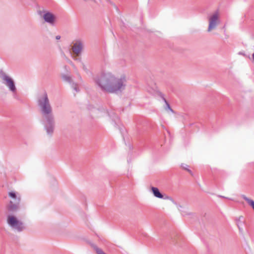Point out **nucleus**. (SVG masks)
I'll list each match as a JSON object with an SVG mask.
<instances>
[{
    "label": "nucleus",
    "instance_id": "2eb2a0df",
    "mask_svg": "<svg viewBox=\"0 0 254 254\" xmlns=\"http://www.w3.org/2000/svg\"><path fill=\"white\" fill-rule=\"evenodd\" d=\"M16 203L14 202V199H11L8 205H13L15 204Z\"/></svg>",
    "mask_w": 254,
    "mask_h": 254
},
{
    "label": "nucleus",
    "instance_id": "423d86ee",
    "mask_svg": "<svg viewBox=\"0 0 254 254\" xmlns=\"http://www.w3.org/2000/svg\"><path fill=\"white\" fill-rule=\"evenodd\" d=\"M209 25L207 29L208 32H210L215 29L217 26L220 23L219 15L218 11L215 12L211 15L208 19Z\"/></svg>",
    "mask_w": 254,
    "mask_h": 254
},
{
    "label": "nucleus",
    "instance_id": "7ed1b4c3",
    "mask_svg": "<svg viewBox=\"0 0 254 254\" xmlns=\"http://www.w3.org/2000/svg\"><path fill=\"white\" fill-rule=\"evenodd\" d=\"M7 216V223L10 228L18 232H20L25 229L24 223L19 220L12 213H8Z\"/></svg>",
    "mask_w": 254,
    "mask_h": 254
},
{
    "label": "nucleus",
    "instance_id": "4be33fe9",
    "mask_svg": "<svg viewBox=\"0 0 254 254\" xmlns=\"http://www.w3.org/2000/svg\"><path fill=\"white\" fill-rule=\"evenodd\" d=\"M69 63L72 65L74 66L73 64H72V62L69 61Z\"/></svg>",
    "mask_w": 254,
    "mask_h": 254
},
{
    "label": "nucleus",
    "instance_id": "b1692460",
    "mask_svg": "<svg viewBox=\"0 0 254 254\" xmlns=\"http://www.w3.org/2000/svg\"><path fill=\"white\" fill-rule=\"evenodd\" d=\"M219 197H223V198H225L224 196H221V195H220V196H219Z\"/></svg>",
    "mask_w": 254,
    "mask_h": 254
},
{
    "label": "nucleus",
    "instance_id": "0eeeda50",
    "mask_svg": "<svg viewBox=\"0 0 254 254\" xmlns=\"http://www.w3.org/2000/svg\"><path fill=\"white\" fill-rule=\"evenodd\" d=\"M45 21L50 24L51 25L54 26L56 20V16L50 12H47L44 14L43 16Z\"/></svg>",
    "mask_w": 254,
    "mask_h": 254
},
{
    "label": "nucleus",
    "instance_id": "6ab92c4d",
    "mask_svg": "<svg viewBox=\"0 0 254 254\" xmlns=\"http://www.w3.org/2000/svg\"><path fill=\"white\" fill-rule=\"evenodd\" d=\"M107 2L112 4V1L110 0H105Z\"/></svg>",
    "mask_w": 254,
    "mask_h": 254
},
{
    "label": "nucleus",
    "instance_id": "9d476101",
    "mask_svg": "<svg viewBox=\"0 0 254 254\" xmlns=\"http://www.w3.org/2000/svg\"><path fill=\"white\" fill-rule=\"evenodd\" d=\"M62 78L66 82H68L71 84V87L76 92H78L79 91V89L78 87H77V85L76 84L72 82V80L71 78V77L69 75L63 74L62 75Z\"/></svg>",
    "mask_w": 254,
    "mask_h": 254
},
{
    "label": "nucleus",
    "instance_id": "f03ea898",
    "mask_svg": "<svg viewBox=\"0 0 254 254\" xmlns=\"http://www.w3.org/2000/svg\"><path fill=\"white\" fill-rule=\"evenodd\" d=\"M37 104L43 118V124L48 135L51 136L55 127V117L53 108L46 92L39 96Z\"/></svg>",
    "mask_w": 254,
    "mask_h": 254
},
{
    "label": "nucleus",
    "instance_id": "412c9836",
    "mask_svg": "<svg viewBox=\"0 0 254 254\" xmlns=\"http://www.w3.org/2000/svg\"><path fill=\"white\" fill-rule=\"evenodd\" d=\"M83 68L84 70H86V68L85 67L84 65H83Z\"/></svg>",
    "mask_w": 254,
    "mask_h": 254
},
{
    "label": "nucleus",
    "instance_id": "6e6552de",
    "mask_svg": "<svg viewBox=\"0 0 254 254\" xmlns=\"http://www.w3.org/2000/svg\"><path fill=\"white\" fill-rule=\"evenodd\" d=\"M237 226L239 229V233L243 235V227L246 225V221L243 216H240L236 219Z\"/></svg>",
    "mask_w": 254,
    "mask_h": 254
},
{
    "label": "nucleus",
    "instance_id": "dca6fc26",
    "mask_svg": "<svg viewBox=\"0 0 254 254\" xmlns=\"http://www.w3.org/2000/svg\"><path fill=\"white\" fill-rule=\"evenodd\" d=\"M171 197L170 196H166L165 197H164L163 198L165 199H168V200H171Z\"/></svg>",
    "mask_w": 254,
    "mask_h": 254
},
{
    "label": "nucleus",
    "instance_id": "4468645a",
    "mask_svg": "<svg viewBox=\"0 0 254 254\" xmlns=\"http://www.w3.org/2000/svg\"><path fill=\"white\" fill-rule=\"evenodd\" d=\"M163 100L165 101V102L166 103V109H168L169 110H170L171 112H173V110L171 108L169 104H168V103L167 102V101L166 100V99L163 97Z\"/></svg>",
    "mask_w": 254,
    "mask_h": 254
},
{
    "label": "nucleus",
    "instance_id": "f3484780",
    "mask_svg": "<svg viewBox=\"0 0 254 254\" xmlns=\"http://www.w3.org/2000/svg\"><path fill=\"white\" fill-rule=\"evenodd\" d=\"M171 200H170L171 202H172L174 204L177 205V202L173 199V198H171Z\"/></svg>",
    "mask_w": 254,
    "mask_h": 254
},
{
    "label": "nucleus",
    "instance_id": "f257e3e1",
    "mask_svg": "<svg viewBox=\"0 0 254 254\" xmlns=\"http://www.w3.org/2000/svg\"><path fill=\"white\" fill-rule=\"evenodd\" d=\"M94 81L101 91L113 94L122 92L125 89L127 82L125 75L117 76L109 71L97 75Z\"/></svg>",
    "mask_w": 254,
    "mask_h": 254
},
{
    "label": "nucleus",
    "instance_id": "aec40b11",
    "mask_svg": "<svg viewBox=\"0 0 254 254\" xmlns=\"http://www.w3.org/2000/svg\"><path fill=\"white\" fill-rule=\"evenodd\" d=\"M177 207H178V209L180 211H181V210H180V208H182V206H181V205H178V206H177Z\"/></svg>",
    "mask_w": 254,
    "mask_h": 254
},
{
    "label": "nucleus",
    "instance_id": "5701e85b",
    "mask_svg": "<svg viewBox=\"0 0 254 254\" xmlns=\"http://www.w3.org/2000/svg\"><path fill=\"white\" fill-rule=\"evenodd\" d=\"M182 215H185L186 214L185 213V212H182Z\"/></svg>",
    "mask_w": 254,
    "mask_h": 254
},
{
    "label": "nucleus",
    "instance_id": "f8f14e48",
    "mask_svg": "<svg viewBox=\"0 0 254 254\" xmlns=\"http://www.w3.org/2000/svg\"><path fill=\"white\" fill-rule=\"evenodd\" d=\"M243 198L248 203V204L252 207V208L254 210V201L252 199L248 198L246 196H244Z\"/></svg>",
    "mask_w": 254,
    "mask_h": 254
},
{
    "label": "nucleus",
    "instance_id": "1a4fd4ad",
    "mask_svg": "<svg viewBox=\"0 0 254 254\" xmlns=\"http://www.w3.org/2000/svg\"><path fill=\"white\" fill-rule=\"evenodd\" d=\"M83 47L82 42L80 40H77L72 47V52L76 56H78L81 52Z\"/></svg>",
    "mask_w": 254,
    "mask_h": 254
},
{
    "label": "nucleus",
    "instance_id": "20e7f679",
    "mask_svg": "<svg viewBox=\"0 0 254 254\" xmlns=\"http://www.w3.org/2000/svg\"><path fill=\"white\" fill-rule=\"evenodd\" d=\"M0 78L2 79V83L12 93L13 98L16 99L17 98V89L13 79L2 71L0 72Z\"/></svg>",
    "mask_w": 254,
    "mask_h": 254
},
{
    "label": "nucleus",
    "instance_id": "a211bd4d",
    "mask_svg": "<svg viewBox=\"0 0 254 254\" xmlns=\"http://www.w3.org/2000/svg\"><path fill=\"white\" fill-rule=\"evenodd\" d=\"M60 38H61V36H60V35H57V36H56V39L57 40H59V39H60Z\"/></svg>",
    "mask_w": 254,
    "mask_h": 254
},
{
    "label": "nucleus",
    "instance_id": "9b49d317",
    "mask_svg": "<svg viewBox=\"0 0 254 254\" xmlns=\"http://www.w3.org/2000/svg\"><path fill=\"white\" fill-rule=\"evenodd\" d=\"M151 189L153 195L155 197L159 198H164L163 194L160 192L159 189L157 188L152 187H151Z\"/></svg>",
    "mask_w": 254,
    "mask_h": 254
},
{
    "label": "nucleus",
    "instance_id": "39448f33",
    "mask_svg": "<svg viewBox=\"0 0 254 254\" xmlns=\"http://www.w3.org/2000/svg\"><path fill=\"white\" fill-rule=\"evenodd\" d=\"M9 196L11 199H14V202L16 203L13 205H8L7 206V213H13L18 211L19 208V203L20 201V197L15 191H10L8 193Z\"/></svg>",
    "mask_w": 254,
    "mask_h": 254
},
{
    "label": "nucleus",
    "instance_id": "ddd939ff",
    "mask_svg": "<svg viewBox=\"0 0 254 254\" xmlns=\"http://www.w3.org/2000/svg\"><path fill=\"white\" fill-rule=\"evenodd\" d=\"M182 166V167L183 169H184L186 170H187L188 172H189L190 174H191V173H192V172H191V171L190 170V169H189L188 168V165H187V164H182V166Z\"/></svg>",
    "mask_w": 254,
    "mask_h": 254
}]
</instances>
